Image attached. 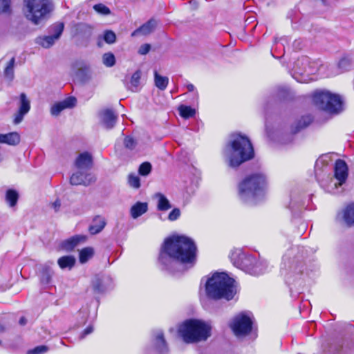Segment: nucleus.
Here are the masks:
<instances>
[{"instance_id":"nucleus-16","label":"nucleus","mask_w":354,"mask_h":354,"mask_svg":"<svg viewBox=\"0 0 354 354\" xmlns=\"http://www.w3.org/2000/svg\"><path fill=\"white\" fill-rule=\"evenodd\" d=\"M153 346L156 351L160 354L166 353L168 351V347L163 332L160 330H157L153 332Z\"/></svg>"},{"instance_id":"nucleus-3","label":"nucleus","mask_w":354,"mask_h":354,"mask_svg":"<svg viewBox=\"0 0 354 354\" xmlns=\"http://www.w3.org/2000/svg\"><path fill=\"white\" fill-rule=\"evenodd\" d=\"M235 281L224 272H215L205 283V293L208 298L231 300L235 293Z\"/></svg>"},{"instance_id":"nucleus-28","label":"nucleus","mask_w":354,"mask_h":354,"mask_svg":"<svg viewBox=\"0 0 354 354\" xmlns=\"http://www.w3.org/2000/svg\"><path fill=\"white\" fill-rule=\"evenodd\" d=\"M155 197L158 199L157 209L159 211H167L171 207L170 202L162 194L156 193Z\"/></svg>"},{"instance_id":"nucleus-34","label":"nucleus","mask_w":354,"mask_h":354,"mask_svg":"<svg viewBox=\"0 0 354 354\" xmlns=\"http://www.w3.org/2000/svg\"><path fill=\"white\" fill-rule=\"evenodd\" d=\"M19 199V194L16 190L10 189L6 193V201L10 207L16 205Z\"/></svg>"},{"instance_id":"nucleus-42","label":"nucleus","mask_w":354,"mask_h":354,"mask_svg":"<svg viewBox=\"0 0 354 354\" xmlns=\"http://www.w3.org/2000/svg\"><path fill=\"white\" fill-rule=\"evenodd\" d=\"M104 40L109 44H112L115 42L116 35L111 30H106L104 32Z\"/></svg>"},{"instance_id":"nucleus-40","label":"nucleus","mask_w":354,"mask_h":354,"mask_svg":"<svg viewBox=\"0 0 354 354\" xmlns=\"http://www.w3.org/2000/svg\"><path fill=\"white\" fill-rule=\"evenodd\" d=\"M124 145L126 149L133 150L137 145V142L133 137L128 136L124 139Z\"/></svg>"},{"instance_id":"nucleus-48","label":"nucleus","mask_w":354,"mask_h":354,"mask_svg":"<svg viewBox=\"0 0 354 354\" xmlns=\"http://www.w3.org/2000/svg\"><path fill=\"white\" fill-rule=\"evenodd\" d=\"M93 331V328L91 326H88L80 335V339H84L87 335L91 334Z\"/></svg>"},{"instance_id":"nucleus-39","label":"nucleus","mask_w":354,"mask_h":354,"mask_svg":"<svg viewBox=\"0 0 354 354\" xmlns=\"http://www.w3.org/2000/svg\"><path fill=\"white\" fill-rule=\"evenodd\" d=\"M10 3V0H0V14L10 15L11 13Z\"/></svg>"},{"instance_id":"nucleus-29","label":"nucleus","mask_w":354,"mask_h":354,"mask_svg":"<svg viewBox=\"0 0 354 354\" xmlns=\"http://www.w3.org/2000/svg\"><path fill=\"white\" fill-rule=\"evenodd\" d=\"M53 272L50 266L44 265L40 271V281L43 284H48L53 276Z\"/></svg>"},{"instance_id":"nucleus-4","label":"nucleus","mask_w":354,"mask_h":354,"mask_svg":"<svg viewBox=\"0 0 354 354\" xmlns=\"http://www.w3.org/2000/svg\"><path fill=\"white\" fill-rule=\"evenodd\" d=\"M266 177L262 174H254L247 176L239 185L240 199L249 204H256L265 193Z\"/></svg>"},{"instance_id":"nucleus-6","label":"nucleus","mask_w":354,"mask_h":354,"mask_svg":"<svg viewBox=\"0 0 354 354\" xmlns=\"http://www.w3.org/2000/svg\"><path fill=\"white\" fill-rule=\"evenodd\" d=\"M312 97L314 104L327 113L337 114L342 110V101L339 95L326 90H317Z\"/></svg>"},{"instance_id":"nucleus-14","label":"nucleus","mask_w":354,"mask_h":354,"mask_svg":"<svg viewBox=\"0 0 354 354\" xmlns=\"http://www.w3.org/2000/svg\"><path fill=\"white\" fill-rule=\"evenodd\" d=\"M96 178L91 174H84L82 171H77L72 174L70 178V183L72 185L88 186L95 183Z\"/></svg>"},{"instance_id":"nucleus-25","label":"nucleus","mask_w":354,"mask_h":354,"mask_svg":"<svg viewBox=\"0 0 354 354\" xmlns=\"http://www.w3.org/2000/svg\"><path fill=\"white\" fill-rule=\"evenodd\" d=\"M147 209L148 205L147 203L137 202L131 208V216L133 218H137L147 212Z\"/></svg>"},{"instance_id":"nucleus-13","label":"nucleus","mask_w":354,"mask_h":354,"mask_svg":"<svg viewBox=\"0 0 354 354\" xmlns=\"http://www.w3.org/2000/svg\"><path fill=\"white\" fill-rule=\"evenodd\" d=\"M295 72L301 75H309L316 71L315 63L311 62L308 57H302L297 60L295 64Z\"/></svg>"},{"instance_id":"nucleus-45","label":"nucleus","mask_w":354,"mask_h":354,"mask_svg":"<svg viewBox=\"0 0 354 354\" xmlns=\"http://www.w3.org/2000/svg\"><path fill=\"white\" fill-rule=\"evenodd\" d=\"M48 350V348L46 346L41 345L28 351L27 354H44L46 353Z\"/></svg>"},{"instance_id":"nucleus-7","label":"nucleus","mask_w":354,"mask_h":354,"mask_svg":"<svg viewBox=\"0 0 354 354\" xmlns=\"http://www.w3.org/2000/svg\"><path fill=\"white\" fill-rule=\"evenodd\" d=\"M233 264L238 268L251 275L258 276L266 271L267 266L265 263L258 261L252 255L239 252L231 254Z\"/></svg>"},{"instance_id":"nucleus-1","label":"nucleus","mask_w":354,"mask_h":354,"mask_svg":"<svg viewBox=\"0 0 354 354\" xmlns=\"http://www.w3.org/2000/svg\"><path fill=\"white\" fill-rule=\"evenodd\" d=\"M197 248L185 236H172L165 239L159 255L162 268L171 272H182L192 268L196 261Z\"/></svg>"},{"instance_id":"nucleus-54","label":"nucleus","mask_w":354,"mask_h":354,"mask_svg":"<svg viewBox=\"0 0 354 354\" xmlns=\"http://www.w3.org/2000/svg\"><path fill=\"white\" fill-rule=\"evenodd\" d=\"M61 344H63V345H64V342H63V341H61Z\"/></svg>"},{"instance_id":"nucleus-32","label":"nucleus","mask_w":354,"mask_h":354,"mask_svg":"<svg viewBox=\"0 0 354 354\" xmlns=\"http://www.w3.org/2000/svg\"><path fill=\"white\" fill-rule=\"evenodd\" d=\"M15 63V58L12 57L11 59L7 64V65L4 69V71H3L4 77L9 82L12 81L14 79V77H15V73H14Z\"/></svg>"},{"instance_id":"nucleus-5","label":"nucleus","mask_w":354,"mask_h":354,"mask_svg":"<svg viewBox=\"0 0 354 354\" xmlns=\"http://www.w3.org/2000/svg\"><path fill=\"white\" fill-rule=\"evenodd\" d=\"M178 333L187 344L205 341L211 336V326L198 319H187L178 328Z\"/></svg>"},{"instance_id":"nucleus-53","label":"nucleus","mask_w":354,"mask_h":354,"mask_svg":"<svg viewBox=\"0 0 354 354\" xmlns=\"http://www.w3.org/2000/svg\"><path fill=\"white\" fill-rule=\"evenodd\" d=\"M80 27H81V28H83V29H90V27L85 24L80 25Z\"/></svg>"},{"instance_id":"nucleus-10","label":"nucleus","mask_w":354,"mask_h":354,"mask_svg":"<svg viewBox=\"0 0 354 354\" xmlns=\"http://www.w3.org/2000/svg\"><path fill=\"white\" fill-rule=\"evenodd\" d=\"M335 178L338 183L330 180V185L326 187V191L332 194L338 193V187L342 186L348 178V166L343 160L338 159L335 162L334 167Z\"/></svg>"},{"instance_id":"nucleus-31","label":"nucleus","mask_w":354,"mask_h":354,"mask_svg":"<svg viewBox=\"0 0 354 354\" xmlns=\"http://www.w3.org/2000/svg\"><path fill=\"white\" fill-rule=\"evenodd\" d=\"M154 83L156 86L161 91H164L167 87L169 79L167 77L162 76L158 73L154 71Z\"/></svg>"},{"instance_id":"nucleus-15","label":"nucleus","mask_w":354,"mask_h":354,"mask_svg":"<svg viewBox=\"0 0 354 354\" xmlns=\"http://www.w3.org/2000/svg\"><path fill=\"white\" fill-rule=\"evenodd\" d=\"M100 118L102 125L106 129H111L114 127L118 116L112 109H106L100 113Z\"/></svg>"},{"instance_id":"nucleus-26","label":"nucleus","mask_w":354,"mask_h":354,"mask_svg":"<svg viewBox=\"0 0 354 354\" xmlns=\"http://www.w3.org/2000/svg\"><path fill=\"white\" fill-rule=\"evenodd\" d=\"M109 279V277H96L92 281V288L95 293H103L106 290L105 281Z\"/></svg>"},{"instance_id":"nucleus-37","label":"nucleus","mask_w":354,"mask_h":354,"mask_svg":"<svg viewBox=\"0 0 354 354\" xmlns=\"http://www.w3.org/2000/svg\"><path fill=\"white\" fill-rule=\"evenodd\" d=\"M102 62L107 67H112L115 64V58L112 53H104L102 56Z\"/></svg>"},{"instance_id":"nucleus-46","label":"nucleus","mask_w":354,"mask_h":354,"mask_svg":"<svg viewBox=\"0 0 354 354\" xmlns=\"http://www.w3.org/2000/svg\"><path fill=\"white\" fill-rule=\"evenodd\" d=\"M180 216V211L178 208H174L168 215V219L171 221L177 220Z\"/></svg>"},{"instance_id":"nucleus-38","label":"nucleus","mask_w":354,"mask_h":354,"mask_svg":"<svg viewBox=\"0 0 354 354\" xmlns=\"http://www.w3.org/2000/svg\"><path fill=\"white\" fill-rule=\"evenodd\" d=\"M128 183L129 185L135 189H138L140 187V177L136 174H131L128 176Z\"/></svg>"},{"instance_id":"nucleus-43","label":"nucleus","mask_w":354,"mask_h":354,"mask_svg":"<svg viewBox=\"0 0 354 354\" xmlns=\"http://www.w3.org/2000/svg\"><path fill=\"white\" fill-rule=\"evenodd\" d=\"M93 9L98 13L102 15H108L111 12L110 9L102 3L95 4Z\"/></svg>"},{"instance_id":"nucleus-23","label":"nucleus","mask_w":354,"mask_h":354,"mask_svg":"<svg viewBox=\"0 0 354 354\" xmlns=\"http://www.w3.org/2000/svg\"><path fill=\"white\" fill-rule=\"evenodd\" d=\"M20 142V136L17 132L0 134V142L10 145H17Z\"/></svg>"},{"instance_id":"nucleus-55","label":"nucleus","mask_w":354,"mask_h":354,"mask_svg":"<svg viewBox=\"0 0 354 354\" xmlns=\"http://www.w3.org/2000/svg\"><path fill=\"white\" fill-rule=\"evenodd\" d=\"M1 344V340L0 339V344Z\"/></svg>"},{"instance_id":"nucleus-49","label":"nucleus","mask_w":354,"mask_h":354,"mask_svg":"<svg viewBox=\"0 0 354 354\" xmlns=\"http://www.w3.org/2000/svg\"><path fill=\"white\" fill-rule=\"evenodd\" d=\"M61 206V202L59 200H56L53 203V207L55 209V212H57Z\"/></svg>"},{"instance_id":"nucleus-27","label":"nucleus","mask_w":354,"mask_h":354,"mask_svg":"<svg viewBox=\"0 0 354 354\" xmlns=\"http://www.w3.org/2000/svg\"><path fill=\"white\" fill-rule=\"evenodd\" d=\"M75 258L72 255L63 256L57 260V264L61 269L71 270L75 266Z\"/></svg>"},{"instance_id":"nucleus-20","label":"nucleus","mask_w":354,"mask_h":354,"mask_svg":"<svg viewBox=\"0 0 354 354\" xmlns=\"http://www.w3.org/2000/svg\"><path fill=\"white\" fill-rule=\"evenodd\" d=\"M106 222L104 217L101 216H95L91 224L88 227V232L91 234L94 235L100 233L106 226Z\"/></svg>"},{"instance_id":"nucleus-22","label":"nucleus","mask_w":354,"mask_h":354,"mask_svg":"<svg viewBox=\"0 0 354 354\" xmlns=\"http://www.w3.org/2000/svg\"><path fill=\"white\" fill-rule=\"evenodd\" d=\"M284 266H286V263H283ZM302 265L301 262L293 261L291 265L289 266L288 269L286 267L281 268V274H283L285 277H288L290 275V277L294 276L295 274H301Z\"/></svg>"},{"instance_id":"nucleus-12","label":"nucleus","mask_w":354,"mask_h":354,"mask_svg":"<svg viewBox=\"0 0 354 354\" xmlns=\"http://www.w3.org/2000/svg\"><path fill=\"white\" fill-rule=\"evenodd\" d=\"M30 109V102L24 93H21L19 95V108L15 114L13 122L15 124H19L24 119V116L29 112Z\"/></svg>"},{"instance_id":"nucleus-17","label":"nucleus","mask_w":354,"mask_h":354,"mask_svg":"<svg viewBox=\"0 0 354 354\" xmlns=\"http://www.w3.org/2000/svg\"><path fill=\"white\" fill-rule=\"evenodd\" d=\"M87 239L85 235H75L68 239L64 240L62 243V247L66 251L73 250L80 243L86 242Z\"/></svg>"},{"instance_id":"nucleus-11","label":"nucleus","mask_w":354,"mask_h":354,"mask_svg":"<svg viewBox=\"0 0 354 354\" xmlns=\"http://www.w3.org/2000/svg\"><path fill=\"white\" fill-rule=\"evenodd\" d=\"M64 25L63 23L53 24L51 28L52 35L38 37L36 39V43L44 48H48L52 46L56 40H57L64 30Z\"/></svg>"},{"instance_id":"nucleus-24","label":"nucleus","mask_w":354,"mask_h":354,"mask_svg":"<svg viewBox=\"0 0 354 354\" xmlns=\"http://www.w3.org/2000/svg\"><path fill=\"white\" fill-rule=\"evenodd\" d=\"M342 218L347 225H354V203L348 205L343 210Z\"/></svg>"},{"instance_id":"nucleus-47","label":"nucleus","mask_w":354,"mask_h":354,"mask_svg":"<svg viewBox=\"0 0 354 354\" xmlns=\"http://www.w3.org/2000/svg\"><path fill=\"white\" fill-rule=\"evenodd\" d=\"M150 49H151L150 44H145L140 47V48L138 50V53L140 55H146L149 52Z\"/></svg>"},{"instance_id":"nucleus-2","label":"nucleus","mask_w":354,"mask_h":354,"mask_svg":"<svg viewBox=\"0 0 354 354\" xmlns=\"http://www.w3.org/2000/svg\"><path fill=\"white\" fill-rule=\"evenodd\" d=\"M224 154L229 166L236 168L254 157V149L248 138L240 134L233 135L232 140L225 149Z\"/></svg>"},{"instance_id":"nucleus-50","label":"nucleus","mask_w":354,"mask_h":354,"mask_svg":"<svg viewBox=\"0 0 354 354\" xmlns=\"http://www.w3.org/2000/svg\"><path fill=\"white\" fill-rule=\"evenodd\" d=\"M19 323L21 326H24L27 323V320L24 317H21L19 321Z\"/></svg>"},{"instance_id":"nucleus-51","label":"nucleus","mask_w":354,"mask_h":354,"mask_svg":"<svg viewBox=\"0 0 354 354\" xmlns=\"http://www.w3.org/2000/svg\"><path fill=\"white\" fill-rule=\"evenodd\" d=\"M187 88L189 91H194L195 89L194 86L192 84H189L187 85Z\"/></svg>"},{"instance_id":"nucleus-35","label":"nucleus","mask_w":354,"mask_h":354,"mask_svg":"<svg viewBox=\"0 0 354 354\" xmlns=\"http://www.w3.org/2000/svg\"><path fill=\"white\" fill-rule=\"evenodd\" d=\"M178 111L180 115L185 119L192 118L196 113V110L194 109L185 105H180L178 107Z\"/></svg>"},{"instance_id":"nucleus-41","label":"nucleus","mask_w":354,"mask_h":354,"mask_svg":"<svg viewBox=\"0 0 354 354\" xmlns=\"http://www.w3.org/2000/svg\"><path fill=\"white\" fill-rule=\"evenodd\" d=\"M151 171V165L148 162L142 163L138 169V172L142 176H147Z\"/></svg>"},{"instance_id":"nucleus-19","label":"nucleus","mask_w":354,"mask_h":354,"mask_svg":"<svg viewBox=\"0 0 354 354\" xmlns=\"http://www.w3.org/2000/svg\"><path fill=\"white\" fill-rule=\"evenodd\" d=\"M93 165V157L88 152L80 153L75 160V166L80 169H88Z\"/></svg>"},{"instance_id":"nucleus-9","label":"nucleus","mask_w":354,"mask_h":354,"mask_svg":"<svg viewBox=\"0 0 354 354\" xmlns=\"http://www.w3.org/2000/svg\"><path fill=\"white\" fill-rule=\"evenodd\" d=\"M253 321L248 313L242 312L235 315L229 326L236 337L248 335L252 330Z\"/></svg>"},{"instance_id":"nucleus-21","label":"nucleus","mask_w":354,"mask_h":354,"mask_svg":"<svg viewBox=\"0 0 354 354\" xmlns=\"http://www.w3.org/2000/svg\"><path fill=\"white\" fill-rule=\"evenodd\" d=\"M156 26V21L154 19H150L140 28L135 30L132 33V37H136L140 35H147L151 33Z\"/></svg>"},{"instance_id":"nucleus-44","label":"nucleus","mask_w":354,"mask_h":354,"mask_svg":"<svg viewBox=\"0 0 354 354\" xmlns=\"http://www.w3.org/2000/svg\"><path fill=\"white\" fill-rule=\"evenodd\" d=\"M350 66L351 59L348 57L341 59L338 63V67L341 70V72L348 70Z\"/></svg>"},{"instance_id":"nucleus-30","label":"nucleus","mask_w":354,"mask_h":354,"mask_svg":"<svg viewBox=\"0 0 354 354\" xmlns=\"http://www.w3.org/2000/svg\"><path fill=\"white\" fill-rule=\"evenodd\" d=\"M95 254L94 249L92 247H86L82 249L79 252V261L81 263H85L90 260Z\"/></svg>"},{"instance_id":"nucleus-52","label":"nucleus","mask_w":354,"mask_h":354,"mask_svg":"<svg viewBox=\"0 0 354 354\" xmlns=\"http://www.w3.org/2000/svg\"><path fill=\"white\" fill-rule=\"evenodd\" d=\"M6 330L5 327L0 324V333H4Z\"/></svg>"},{"instance_id":"nucleus-33","label":"nucleus","mask_w":354,"mask_h":354,"mask_svg":"<svg viewBox=\"0 0 354 354\" xmlns=\"http://www.w3.org/2000/svg\"><path fill=\"white\" fill-rule=\"evenodd\" d=\"M141 78V72L140 71H136L131 76L130 80V86L129 88L133 91L136 92L138 91V87L140 86V81Z\"/></svg>"},{"instance_id":"nucleus-8","label":"nucleus","mask_w":354,"mask_h":354,"mask_svg":"<svg viewBox=\"0 0 354 354\" xmlns=\"http://www.w3.org/2000/svg\"><path fill=\"white\" fill-rule=\"evenodd\" d=\"M24 3L26 18L35 24H39L53 8L50 0H24Z\"/></svg>"},{"instance_id":"nucleus-18","label":"nucleus","mask_w":354,"mask_h":354,"mask_svg":"<svg viewBox=\"0 0 354 354\" xmlns=\"http://www.w3.org/2000/svg\"><path fill=\"white\" fill-rule=\"evenodd\" d=\"M76 99L75 97H68L65 100L55 104L50 109V113L53 115H58L61 111L67 108H71L75 105Z\"/></svg>"},{"instance_id":"nucleus-36","label":"nucleus","mask_w":354,"mask_h":354,"mask_svg":"<svg viewBox=\"0 0 354 354\" xmlns=\"http://www.w3.org/2000/svg\"><path fill=\"white\" fill-rule=\"evenodd\" d=\"M313 118L310 115H306L301 118V119L298 122V124L295 130H292L293 133H296L299 131L301 129L308 126L312 122Z\"/></svg>"}]
</instances>
